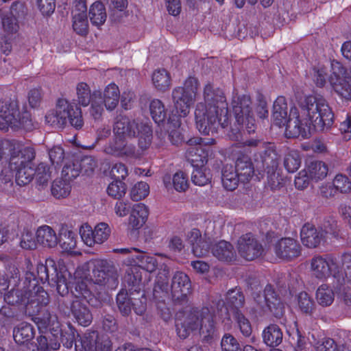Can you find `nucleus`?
<instances>
[{
    "mask_svg": "<svg viewBox=\"0 0 351 351\" xmlns=\"http://www.w3.org/2000/svg\"><path fill=\"white\" fill-rule=\"evenodd\" d=\"M300 108V112L295 106L291 107L288 117L284 97H278L274 103V123L279 127L286 125L285 134L288 138H308L313 130L323 131L333 123L334 114L322 97H306Z\"/></svg>",
    "mask_w": 351,
    "mask_h": 351,
    "instance_id": "obj_1",
    "label": "nucleus"
},
{
    "mask_svg": "<svg viewBox=\"0 0 351 351\" xmlns=\"http://www.w3.org/2000/svg\"><path fill=\"white\" fill-rule=\"evenodd\" d=\"M205 104H197L195 110L196 127L202 134L209 135L217 132L219 128L228 125V110L226 97L219 88L210 84L204 90Z\"/></svg>",
    "mask_w": 351,
    "mask_h": 351,
    "instance_id": "obj_2",
    "label": "nucleus"
},
{
    "mask_svg": "<svg viewBox=\"0 0 351 351\" xmlns=\"http://www.w3.org/2000/svg\"><path fill=\"white\" fill-rule=\"evenodd\" d=\"M176 332L181 339H186L199 331L207 340L215 332L213 313L208 307L192 308L184 312L176 319Z\"/></svg>",
    "mask_w": 351,
    "mask_h": 351,
    "instance_id": "obj_3",
    "label": "nucleus"
},
{
    "mask_svg": "<svg viewBox=\"0 0 351 351\" xmlns=\"http://www.w3.org/2000/svg\"><path fill=\"white\" fill-rule=\"evenodd\" d=\"M34 148L16 143L10 150V169L15 171L16 182L20 186L29 184L36 174Z\"/></svg>",
    "mask_w": 351,
    "mask_h": 351,
    "instance_id": "obj_4",
    "label": "nucleus"
},
{
    "mask_svg": "<svg viewBox=\"0 0 351 351\" xmlns=\"http://www.w3.org/2000/svg\"><path fill=\"white\" fill-rule=\"evenodd\" d=\"M9 128L31 130V114L24 108L20 109L16 101H0V130L8 131Z\"/></svg>",
    "mask_w": 351,
    "mask_h": 351,
    "instance_id": "obj_5",
    "label": "nucleus"
},
{
    "mask_svg": "<svg viewBox=\"0 0 351 351\" xmlns=\"http://www.w3.org/2000/svg\"><path fill=\"white\" fill-rule=\"evenodd\" d=\"M252 101L247 95L234 97L232 99V107L238 127L231 128L229 136L234 140H238L241 130L245 128L250 134L255 131V119L251 110Z\"/></svg>",
    "mask_w": 351,
    "mask_h": 351,
    "instance_id": "obj_6",
    "label": "nucleus"
},
{
    "mask_svg": "<svg viewBox=\"0 0 351 351\" xmlns=\"http://www.w3.org/2000/svg\"><path fill=\"white\" fill-rule=\"evenodd\" d=\"M45 120L49 124L58 127L65 125L68 121L76 129L83 125L81 109L64 99H58L56 110L47 113Z\"/></svg>",
    "mask_w": 351,
    "mask_h": 351,
    "instance_id": "obj_7",
    "label": "nucleus"
},
{
    "mask_svg": "<svg viewBox=\"0 0 351 351\" xmlns=\"http://www.w3.org/2000/svg\"><path fill=\"white\" fill-rule=\"evenodd\" d=\"M24 288L26 289L25 313L29 316L38 314L49 302L48 293L38 285V280L33 272L25 275Z\"/></svg>",
    "mask_w": 351,
    "mask_h": 351,
    "instance_id": "obj_8",
    "label": "nucleus"
},
{
    "mask_svg": "<svg viewBox=\"0 0 351 351\" xmlns=\"http://www.w3.org/2000/svg\"><path fill=\"white\" fill-rule=\"evenodd\" d=\"M198 88V81L195 77H189L184 86L176 87L173 89L171 97L178 116L174 117H185L189 112L191 106L194 104Z\"/></svg>",
    "mask_w": 351,
    "mask_h": 351,
    "instance_id": "obj_9",
    "label": "nucleus"
},
{
    "mask_svg": "<svg viewBox=\"0 0 351 351\" xmlns=\"http://www.w3.org/2000/svg\"><path fill=\"white\" fill-rule=\"evenodd\" d=\"M125 263L132 266L127 270L124 278L130 285L132 286L138 285L142 280L141 268L151 273L154 271L158 266L155 257L148 256L139 250L136 254H132L128 258Z\"/></svg>",
    "mask_w": 351,
    "mask_h": 351,
    "instance_id": "obj_10",
    "label": "nucleus"
},
{
    "mask_svg": "<svg viewBox=\"0 0 351 351\" xmlns=\"http://www.w3.org/2000/svg\"><path fill=\"white\" fill-rule=\"evenodd\" d=\"M329 83L335 92L346 99H351V68L346 69L339 62L331 63Z\"/></svg>",
    "mask_w": 351,
    "mask_h": 351,
    "instance_id": "obj_11",
    "label": "nucleus"
},
{
    "mask_svg": "<svg viewBox=\"0 0 351 351\" xmlns=\"http://www.w3.org/2000/svg\"><path fill=\"white\" fill-rule=\"evenodd\" d=\"M311 272L313 277L324 280L332 276L339 281L343 277L337 258L332 256H315L311 260Z\"/></svg>",
    "mask_w": 351,
    "mask_h": 351,
    "instance_id": "obj_12",
    "label": "nucleus"
},
{
    "mask_svg": "<svg viewBox=\"0 0 351 351\" xmlns=\"http://www.w3.org/2000/svg\"><path fill=\"white\" fill-rule=\"evenodd\" d=\"M335 234L332 225L324 227H315L311 223L304 224L300 231V238L303 245L309 248H315L326 242L328 235Z\"/></svg>",
    "mask_w": 351,
    "mask_h": 351,
    "instance_id": "obj_13",
    "label": "nucleus"
},
{
    "mask_svg": "<svg viewBox=\"0 0 351 351\" xmlns=\"http://www.w3.org/2000/svg\"><path fill=\"white\" fill-rule=\"evenodd\" d=\"M201 138L195 137L187 141L186 157L194 167L204 166L212 154L210 147Z\"/></svg>",
    "mask_w": 351,
    "mask_h": 351,
    "instance_id": "obj_14",
    "label": "nucleus"
},
{
    "mask_svg": "<svg viewBox=\"0 0 351 351\" xmlns=\"http://www.w3.org/2000/svg\"><path fill=\"white\" fill-rule=\"evenodd\" d=\"M254 299L261 309L269 310L276 317L280 318L284 315V304L271 285H267L263 294L257 293L254 296Z\"/></svg>",
    "mask_w": 351,
    "mask_h": 351,
    "instance_id": "obj_15",
    "label": "nucleus"
},
{
    "mask_svg": "<svg viewBox=\"0 0 351 351\" xmlns=\"http://www.w3.org/2000/svg\"><path fill=\"white\" fill-rule=\"evenodd\" d=\"M83 242L88 247H93L95 244H101L109 238L111 230L105 222L97 223L94 229L88 223L82 224L79 230Z\"/></svg>",
    "mask_w": 351,
    "mask_h": 351,
    "instance_id": "obj_16",
    "label": "nucleus"
},
{
    "mask_svg": "<svg viewBox=\"0 0 351 351\" xmlns=\"http://www.w3.org/2000/svg\"><path fill=\"white\" fill-rule=\"evenodd\" d=\"M95 283L117 286L118 284V274L116 267L112 262L107 260L99 259L94 262L93 269Z\"/></svg>",
    "mask_w": 351,
    "mask_h": 351,
    "instance_id": "obj_17",
    "label": "nucleus"
},
{
    "mask_svg": "<svg viewBox=\"0 0 351 351\" xmlns=\"http://www.w3.org/2000/svg\"><path fill=\"white\" fill-rule=\"evenodd\" d=\"M81 346L80 351H111L112 342L110 338L97 331L86 332L78 341H75L76 348Z\"/></svg>",
    "mask_w": 351,
    "mask_h": 351,
    "instance_id": "obj_18",
    "label": "nucleus"
},
{
    "mask_svg": "<svg viewBox=\"0 0 351 351\" xmlns=\"http://www.w3.org/2000/svg\"><path fill=\"white\" fill-rule=\"evenodd\" d=\"M243 144L244 146L259 147L262 149L260 152V156L263 168L271 169H277L280 156L274 144L271 143L261 142L253 139L246 141Z\"/></svg>",
    "mask_w": 351,
    "mask_h": 351,
    "instance_id": "obj_19",
    "label": "nucleus"
},
{
    "mask_svg": "<svg viewBox=\"0 0 351 351\" xmlns=\"http://www.w3.org/2000/svg\"><path fill=\"white\" fill-rule=\"evenodd\" d=\"M32 264L29 261L27 262V271L25 275L29 272H33L35 275V278L42 283L48 282L49 285L53 280H57L58 275L60 274V270H58L56 262L52 258H47L43 263H38L36 270H31Z\"/></svg>",
    "mask_w": 351,
    "mask_h": 351,
    "instance_id": "obj_20",
    "label": "nucleus"
},
{
    "mask_svg": "<svg viewBox=\"0 0 351 351\" xmlns=\"http://www.w3.org/2000/svg\"><path fill=\"white\" fill-rule=\"evenodd\" d=\"M191 293V283L189 276L182 272H176L171 279V294L173 301L185 302Z\"/></svg>",
    "mask_w": 351,
    "mask_h": 351,
    "instance_id": "obj_21",
    "label": "nucleus"
},
{
    "mask_svg": "<svg viewBox=\"0 0 351 351\" xmlns=\"http://www.w3.org/2000/svg\"><path fill=\"white\" fill-rule=\"evenodd\" d=\"M237 248L240 255L247 261H252L262 254V245L251 233L242 235L238 240Z\"/></svg>",
    "mask_w": 351,
    "mask_h": 351,
    "instance_id": "obj_22",
    "label": "nucleus"
},
{
    "mask_svg": "<svg viewBox=\"0 0 351 351\" xmlns=\"http://www.w3.org/2000/svg\"><path fill=\"white\" fill-rule=\"evenodd\" d=\"M301 246L298 241L291 238H282L274 245L276 256L282 259L291 260L301 254Z\"/></svg>",
    "mask_w": 351,
    "mask_h": 351,
    "instance_id": "obj_23",
    "label": "nucleus"
},
{
    "mask_svg": "<svg viewBox=\"0 0 351 351\" xmlns=\"http://www.w3.org/2000/svg\"><path fill=\"white\" fill-rule=\"evenodd\" d=\"M135 147L128 143L127 139L122 136H116L104 147V152L106 154L116 156H133L135 155Z\"/></svg>",
    "mask_w": 351,
    "mask_h": 351,
    "instance_id": "obj_24",
    "label": "nucleus"
},
{
    "mask_svg": "<svg viewBox=\"0 0 351 351\" xmlns=\"http://www.w3.org/2000/svg\"><path fill=\"white\" fill-rule=\"evenodd\" d=\"M141 128L134 121L130 120L126 117H118L114 124L113 131L114 136H122L124 138H131L136 136V134Z\"/></svg>",
    "mask_w": 351,
    "mask_h": 351,
    "instance_id": "obj_25",
    "label": "nucleus"
},
{
    "mask_svg": "<svg viewBox=\"0 0 351 351\" xmlns=\"http://www.w3.org/2000/svg\"><path fill=\"white\" fill-rule=\"evenodd\" d=\"M188 241L192 246V252L196 256H204L208 253L209 243L205 237H202L198 229L191 230L187 234Z\"/></svg>",
    "mask_w": 351,
    "mask_h": 351,
    "instance_id": "obj_26",
    "label": "nucleus"
},
{
    "mask_svg": "<svg viewBox=\"0 0 351 351\" xmlns=\"http://www.w3.org/2000/svg\"><path fill=\"white\" fill-rule=\"evenodd\" d=\"M70 310L80 325L87 326L92 322V314L88 307L82 303V301L73 300Z\"/></svg>",
    "mask_w": 351,
    "mask_h": 351,
    "instance_id": "obj_27",
    "label": "nucleus"
},
{
    "mask_svg": "<svg viewBox=\"0 0 351 351\" xmlns=\"http://www.w3.org/2000/svg\"><path fill=\"white\" fill-rule=\"evenodd\" d=\"M148 215L149 210L145 204L142 203L134 204L129 217L130 226L134 229H139L146 222Z\"/></svg>",
    "mask_w": 351,
    "mask_h": 351,
    "instance_id": "obj_28",
    "label": "nucleus"
},
{
    "mask_svg": "<svg viewBox=\"0 0 351 351\" xmlns=\"http://www.w3.org/2000/svg\"><path fill=\"white\" fill-rule=\"evenodd\" d=\"M36 241L44 247H54L58 243V236L53 229L47 225L37 229Z\"/></svg>",
    "mask_w": 351,
    "mask_h": 351,
    "instance_id": "obj_29",
    "label": "nucleus"
},
{
    "mask_svg": "<svg viewBox=\"0 0 351 351\" xmlns=\"http://www.w3.org/2000/svg\"><path fill=\"white\" fill-rule=\"evenodd\" d=\"M119 97V87L114 83H111L104 88L101 95V101L108 110H112L118 105Z\"/></svg>",
    "mask_w": 351,
    "mask_h": 351,
    "instance_id": "obj_30",
    "label": "nucleus"
},
{
    "mask_svg": "<svg viewBox=\"0 0 351 351\" xmlns=\"http://www.w3.org/2000/svg\"><path fill=\"white\" fill-rule=\"evenodd\" d=\"M234 167L242 182H248L254 173L253 164L250 158L246 156L239 158Z\"/></svg>",
    "mask_w": 351,
    "mask_h": 351,
    "instance_id": "obj_31",
    "label": "nucleus"
},
{
    "mask_svg": "<svg viewBox=\"0 0 351 351\" xmlns=\"http://www.w3.org/2000/svg\"><path fill=\"white\" fill-rule=\"evenodd\" d=\"M312 180L317 182L324 179L328 171L327 165L320 160H311L306 162L304 169Z\"/></svg>",
    "mask_w": 351,
    "mask_h": 351,
    "instance_id": "obj_32",
    "label": "nucleus"
},
{
    "mask_svg": "<svg viewBox=\"0 0 351 351\" xmlns=\"http://www.w3.org/2000/svg\"><path fill=\"white\" fill-rule=\"evenodd\" d=\"M262 336L267 346L276 347L282 343L283 333L278 326L270 324L263 330Z\"/></svg>",
    "mask_w": 351,
    "mask_h": 351,
    "instance_id": "obj_33",
    "label": "nucleus"
},
{
    "mask_svg": "<svg viewBox=\"0 0 351 351\" xmlns=\"http://www.w3.org/2000/svg\"><path fill=\"white\" fill-rule=\"evenodd\" d=\"M90 285V281L87 278L76 280L74 283V289L71 291L73 300L80 301L84 300L90 302L92 299V293L89 287Z\"/></svg>",
    "mask_w": 351,
    "mask_h": 351,
    "instance_id": "obj_34",
    "label": "nucleus"
},
{
    "mask_svg": "<svg viewBox=\"0 0 351 351\" xmlns=\"http://www.w3.org/2000/svg\"><path fill=\"white\" fill-rule=\"evenodd\" d=\"M35 335L33 326L27 322H22L14 328L13 337L16 343L23 344L29 342Z\"/></svg>",
    "mask_w": 351,
    "mask_h": 351,
    "instance_id": "obj_35",
    "label": "nucleus"
},
{
    "mask_svg": "<svg viewBox=\"0 0 351 351\" xmlns=\"http://www.w3.org/2000/svg\"><path fill=\"white\" fill-rule=\"evenodd\" d=\"M58 239L61 248L65 252H71L77 246L76 234L66 227L60 229Z\"/></svg>",
    "mask_w": 351,
    "mask_h": 351,
    "instance_id": "obj_36",
    "label": "nucleus"
},
{
    "mask_svg": "<svg viewBox=\"0 0 351 351\" xmlns=\"http://www.w3.org/2000/svg\"><path fill=\"white\" fill-rule=\"evenodd\" d=\"M221 181L226 189L233 191L238 186L241 179L234 167L232 165H226L222 170Z\"/></svg>",
    "mask_w": 351,
    "mask_h": 351,
    "instance_id": "obj_37",
    "label": "nucleus"
},
{
    "mask_svg": "<svg viewBox=\"0 0 351 351\" xmlns=\"http://www.w3.org/2000/svg\"><path fill=\"white\" fill-rule=\"evenodd\" d=\"M212 253L217 258L223 261H231L234 256L232 245L225 241L215 243L212 247Z\"/></svg>",
    "mask_w": 351,
    "mask_h": 351,
    "instance_id": "obj_38",
    "label": "nucleus"
},
{
    "mask_svg": "<svg viewBox=\"0 0 351 351\" xmlns=\"http://www.w3.org/2000/svg\"><path fill=\"white\" fill-rule=\"evenodd\" d=\"M164 184L167 189H171L173 186V189L178 192H184L189 187L188 178L182 171H178L173 175L172 182L169 176H165Z\"/></svg>",
    "mask_w": 351,
    "mask_h": 351,
    "instance_id": "obj_39",
    "label": "nucleus"
},
{
    "mask_svg": "<svg viewBox=\"0 0 351 351\" xmlns=\"http://www.w3.org/2000/svg\"><path fill=\"white\" fill-rule=\"evenodd\" d=\"M152 82L155 88L160 91H165L171 86V76L169 73L164 69H159L152 74Z\"/></svg>",
    "mask_w": 351,
    "mask_h": 351,
    "instance_id": "obj_40",
    "label": "nucleus"
},
{
    "mask_svg": "<svg viewBox=\"0 0 351 351\" xmlns=\"http://www.w3.org/2000/svg\"><path fill=\"white\" fill-rule=\"evenodd\" d=\"M315 299L319 305L327 307L333 303L335 293L328 285L322 284L316 290Z\"/></svg>",
    "mask_w": 351,
    "mask_h": 351,
    "instance_id": "obj_41",
    "label": "nucleus"
},
{
    "mask_svg": "<svg viewBox=\"0 0 351 351\" xmlns=\"http://www.w3.org/2000/svg\"><path fill=\"white\" fill-rule=\"evenodd\" d=\"M89 18L93 25L97 27L102 25L107 18L106 8L99 1L93 3L89 10Z\"/></svg>",
    "mask_w": 351,
    "mask_h": 351,
    "instance_id": "obj_42",
    "label": "nucleus"
},
{
    "mask_svg": "<svg viewBox=\"0 0 351 351\" xmlns=\"http://www.w3.org/2000/svg\"><path fill=\"white\" fill-rule=\"evenodd\" d=\"M25 289L24 288V282L23 283V287L19 285L16 288L11 289L4 295L5 302L12 306L22 304L25 306Z\"/></svg>",
    "mask_w": 351,
    "mask_h": 351,
    "instance_id": "obj_43",
    "label": "nucleus"
},
{
    "mask_svg": "<svg viewBox=\"0 0 351 351\" xmlns=\"http://www.w3.org/2000/svg\"><path fill=\"white\" fill-rule=\"evenodd\" d=\"M137 134L138 148L143 152L147 149L152 143V130L149 125L141 124Z\"/></svg>",
    "mask_w": 351,
    "mask_h": 351,
    "instance_id": "obj_44",
    "label": "nucleus"
},
{
    "mask_svg": "<svg viewBox=\"0 0 351 351\" xmlns=\"http://www.w3.org/2000/svg\"><path fill=\"white\" fill-rule=\"evenodd\" d=\"M14 219V217H12L8 221H0V245L6 242L10 234L17 232L19 224Z\"/></svg>",
    "mask_w": 351,
    "mask_h": 351,
    "instance_id": "obj_45",
    "label": "nucleus"
},
{
    "mask_svg": "<svg viewBox=\"0 0 351 351\" xmlns=\"http://www.w3.org/2000/svg\"><path fill=\"white\" fill-rule=\"evenodd\" d=\"M71 189L70 182L62 178L53 181L51 193L56 198H64L69 195Z\"/></svg>",
    "mask_w": 351,
    "mask_h": 351,
    "instance_id": "obj_46",
    "label": "nucleus"
},
{
    "mask_svg": "<svg viewBox=\"0 0 351 351\" xmlns=\"http://www.w3.org/2000/svg\"><path fill=\"white\" fill-rule=\"evenodd\" d=\"M194 168L191 180L195 185L205 186L210 183L211 174L209 169H206L204 166Z\"/></svg>",
    "mask_w": 351,
    "mask_h": 351,
    "instance_id": "obj_47",
    "label": "nucleus"
},
{
    "mask_svg": "<svg viewBox=\"0 0 351 351\" xmlns=\"http://www.w3.org/2000/svg\"><path fill=\"white\" fill-rule=\"evenodd\" d=\"M73 13V27L80 35H86L88 32V23L86 12Z\"/></svg>",
    "mask_w": 351,
    "mask_h": 351,
    "instance_id": "obj_48",
    "label": "nucleus"
},
{
    "mask_svg": "<svg viewBox=\"0 0 351 351\" xmlns=\"http://www.w3.org/2000/svg\"><path fill=\"white\" fill-rule=\"evenodd\" d=\"M149 110L153 120L160 124L166 118V110L163 103L159 99H154L149 105Z\"/></svg>",
    "mask_w": 351,
    "mask_h": 351,
    "instance_id": "obj_49",
    "label": "nucleus"
},
{
    "mask_svg": "<svg viewBox=\"0 0 351 351\" xmlns=\"http://www.w3.org/2000/svg\"><path fill=\"white\" fill-rule=\"evenodd\" d=\"M301 165L299 152L296 150L289 151L285 156L284 166L289 173L296 171Z\"/></svg>",
    "mask_w": 351,
    "mask_h": 351,
    "instance_id": "obj_50",
    "label": "nucleus"
},
{
    "mask_svg": "<svg viewBox=\"0 0 351 351\" xmlns=\"http://www.w3.org/2000/svg\"><path fill=\"white\" fill-rule=\"evenodd\" d=\"M298 305L300 310L307 315H311L315 309V304L313 300L306 292H301L298 294Z\"/></svg>",
    "mask_w": 351,
    "mask_h": 351,
    "instance_id": "obj_51",
    "label": "nucleus"
},
{
    "mask_svg": "<svg viewBox=\"0 0 351 351\" xmlns=\"http://www.w3.org/2000/svg\"><path fill=\"white\" fill-rule=\"evenodd\" d=\"M234 319L242 335L245 337H250L252 328L249 319L239 310L234 311Z\"/></svg>",
    "mask_w": 351,
    "mask_h": 351,
    "instance_id": "obj_52",
    "label": "nucleus"
},
{
    "mask_svg": "<svg viewBox=\"0 0 351 351\" xmlns=\"http://www.w3.org/2000/svg\"><path fill=\"white\" fill-rule=\"evenodd\" d=\"M76 94L79 104L83 106H87L92 100L93 94H91L89 86L85 82H80L76 86Z\"/></svg>",
    "mask_w": 351,
    "mask_h": 351,
    "instance_id": "obj_53",
    "label": "nucleus"
},
{
    "mask_svg": "<svg viewBox=\"0 0 351 351\" xmlns=\"http://www.w3.org/2000/svg\"><path fill=\"white\" fill-rule=\"evenodd\" d=\"M314 347L316 351H350L349 348L345 346L338 348L335 341L328 337L323 338L315 343Z\"/></svg>",
    "mask_w": 351,
    "mask_h": 351,
    "instance_id": "obj_54",
    "label": "nucleus"
},
{
    "mask_svg": "<svg viewBox=\"0 0 351 351\" xmlns=\"http://www.w3.org/2000/svg\"><path fill=\"white\" fill-rule=\"evenodd\" d=\"M90 101V114L94 119H99L104 112V103L101 101V93L99 91H94Z\"/></svg>",
    "mask_w": 351,
    "mask_h": 351,
    "instance_id": "obj_55",
    "label": "nucleus"
},
{
    "mask_svg": "<svg viewBox=\"0 0 351 351\" xmlns=\"http://www.w3.org/2000/svg\"><path fill=\"white\" fill-rule=\"evenodd\" d=\"M20 246L25 250H32L36 248L37 241L32 230L28 228L23 229L21 237Z\"/></svg>",
    "mask_w": 351,
    "mask_h": 351,
    "instance_id": "obj_56",
    "label": "nucleus"
},
{
    "mask_svg": "<svg viewBox=\"0 0 351 351\" xmlns=\"http://www.w3.org/2000/svg\"><path fill=\"white\" fill-rule=\"evenodd\" d=\"M337 289L339 291V296L341 301L348 308L351 307V287H348V282L342 277L337 281Z\"/></svg>",
    "mask_w": 351,
    "mask_h": 351,
    "instance_id": "obj_57",
    "label": "nucleus"
},
{
    "mask_svg": "<svg viewBox=\"0 0 351 351\" xmlns=\"http://www.w3.org/2000/svg\"><path fill=\"white\" fill-rule=\"evenodd\" d=\"M337 263L343 277L348 282V287H351V254L348 253L343 254L341 257L340 263L338 261Z\"/></svg>",
    "mask_w": 351,
    "mask_h": 351,
    "instance_id": "obj_58",
    "label": "nucleus"
},
{
    "mask_svg": "<svg viewBox=\"0 0 351 351\" xmlns=\"http://www.w3.org/2000/svg\"><path fill=\"white\" fill-rule=\"evenodd\" d=\"M9 168H5L0 174V190L5 193L13 191V173Z\"/></svg>",
    "mask_w": 351,
    "mask_h": 351,
    "instance_id": "obj_59",
    "label": "nucleus"
},
{
    "mask_svg": "<svg viewBox=\"0 0 351 351\" xmlns=\"http://www.w3.org/2000/svg\"><path fill=\"white\" fill-rule=\"evenodd\" d=\"M226 300L227 306L235 308V310L243 306L244 303V296L239 289L230 290L226 295Z\"/></svg>",
    "mask_w": 351,
    "mask_h": 351,
    "instance_id": "obj_60",
    "label": "nucleus"
},
{
    "mask_svg": "<svg viewBox=\"0 0 351 351\" xmlns=\"http://www.w3.org/2000/svg\"><path fill=\"white\" fill-rule=\"evenodd\" d=\"M80 173V165L77 160L67 162L63 167L62 171V176L63 178L70 182L76 178Z\"/></svg>",
    "mask_w": 351,
    "mask_h": 351,
    "instance_id": "obj_61",
    "label": "nucleus"
},
{
    "mask_svg": "<svg viewBox=\"0 0 351 351\" xmlns=\"http://www.w3.org/2000/svg\"><path fill=\"white\" fill-rule=\"evenodd\" d=\"M149 193V186L145 182H138L134 185L130 191V197L134 201H139L146 197Z\"/></svg>",
    "mask_w": 351,
    "mask_h": 351,
    "instance_id": "obj_62",
    "label": "nucleus"
},
{
    "mask_svg": "<svg viewBox=\"0 0 351 351\" xmlns=\"http://www.w3.org/2000/svg\"><path fill=\"white\" fill-rule=\"evenodd\" d=\"M108 194L114 199H120L126 193L125 184L120 180H115L111 182L107 188Z\"/></svg>",
    "mask_w": 351,
    "mask_h": 351,
    "instance_id": "obj_63",
    "label": "nucleus"
},
{
    "mask_svg": "<svg viewBox=\"0 0 351 351\" xmlns=\"http://www.w3.org/2000/svg\"><path fill=\"white\" fill-rule=\"evenodd\" d=\"M222 351H242L237 339L230 334H225L221 341Z\"/></svg>",
    "mask_w": 351,
    "mask_h": 351,
    "instance_id": "obj_64",
    "label": "nucleus"
}]
</instances>
